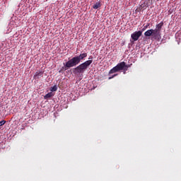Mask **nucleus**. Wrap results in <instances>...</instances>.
<instances>
[{
	"label": "nucleus",
	"instance_id": "obj_1",
	"mask_svg": "<svg viewBox=\"0 0 181 181\" xmlns=\"http://www.w3.org/2000/svg\"><path fill=\"white\" fill-rule=\"evenodd\" d=\"M88 57L87 53L81 54L78 56H74L71 59H69L64 66L62 67V69L66 71L67 69L76 66L81 63V61L84 60Z\"/></svg>",
	"mask_w": 181,
	"mask_h": 181
},
{
	"label": "nucleus",
	"instance_id": "obj_2",
	"mask_svg": "<svg viewBox=\"0 0 181 181\" xmlns=\"http://www.w3.org/2000/svg\"><path fill=\"white\" fill-rule=\"evenodd\" d=\"M93 59H89L79 64L78 66L74 69V71H73L74 74H76V75L83 74L84 71L87 70L88 66H90V64H93Z\"/></svg>",
	"mask_w": 181,
	"mask_h": 181
},
{
	"label": "nucleus",
	"instance_id": "obj_3",
	"mask_svg": "<svg viewBox=\"0 0 181 181\" xmlns=\"http://www.w3.org/2000/svg\"><path fill=\"white\" fill-rule=\"evenodd\" d=\"M120 71H124V74H125L126 71H128V66L127 64H126L125 62H122L117 64L116 66L113 67L111 70H110L108 74H113Z\"/></svg>",
	"mask_w": 181,
	"mask_h": 181
},
{
	"label": "nucleus",
	"instance_id": "obj_4",
	"mask_svg": "<svg viewBox=\"0 0 181 181\" xmlns=\"http://www.w3.org/2000/svg\"><path fill=\"white\" fill-rule=\"evenodd\" d=\"M144 36L150 37L151 36L154 40H158L160 37V33L156 32L153 29L148 30L147 31L144 32Z\"/></svg>",
	"mask_w": 181,
	"mask_h": 181
},
{
	"label": "nucleus",
	"instance_id": "obj_5",
	"mask_svg": "<svg viewBox=\"0 0 181 181\" xmlns=\"http://www.w3.org/2000/svg\"><path fill=\"white\" fill-rule=\"evenodd\" d=\"M142 35V31H135L132 34V39L134 42L139 40V37Z\"/></svg>",
	"mask_w": 181,
	"mask_h": 181
},
{
	"label": "nucleus",
	"instance_id": "obj_6",
	"mask_svg": "<svg viewBox=\"0 0 181 181\" xmlns=\"http://www.w3.org/2000/svg\"><path fill=\"white\" fill-rule=\"evenodd\" d=\"M163 25V22H161L160 23H158L156 25V28L153 29V30H156V32H158V33H160V30L162 29Z\"/></svg>",
	"mask_w": 181,
	"mask_h": 181
},
{
	"label": "nucleus",
	"instance_id": "obj_7",
	"mask_svg": "<svg viewBox=\"0 0 181 181\" xmlns=\"http://www.w3.org/2000/svg\"><path fill=\"white\" fill-rule=\"evenodd\" d=\"M43 72L42 71H37L34 74V78L35 79H39L40 77H42Z\"/></svg>",
	"mask_w": 181,
	"mask_h": 181
},
{
	"label": "nucleus",
	"instance_id": "obj_8",
	"mask_svg": "<svg viewBox=\"0 0 181 181\" xmlns=\"http://www.w3.org/2000/svg\"><path fill=\"white\" fill-rule=\"evenodd\" d=\"M53 96H54V94L52 93V92H49L46 95L44 96V99L48 100Z\"/></svg>",
	"mask_w": 181,
	"mask_h": 181
},
{
	"label": "nucleus",
	"instance_id": "obj_9",
	"mask_svg": "<svg viewBox=\"0 0 181 181\" xmlns=\"http://www.w3.org/2000/svg\"><path fill=\"white\" fill-rule=\"evenodd\" d=\"M100 7H101V4H100V2H96L95 4H94V5L93 6V9H98V8H100Z\"/></svg>",
	"mask_w": 181,
	"mask_h": 181
},
{
	"label": "nucleus",
	"instance_id": "obj_10",
	"mask_svg": "<svg viewBox=\"0 0 181 181\" xmlns=\"http://www.w3.org/2000/svg\"><path fill=\"white\" fill-rule=\"evenodd\" d=\"M57 90V86H54L50 88V91H52V92H56Z\"/></svg>",
	"mask_w": 181,
	"mask_h": 181
},
{
	"label": "nucleus",
	"instance_id": "obj_11",
	"mask_svg": "<svg viewBox=\"0 0 181 181\" xmlns=\"http://www.w3.org/2000/svg\"><path fill=\"white\" fill-rule=\"evenodd\" d=\"M149 26H150V23H146V25H144V27L142 28V32L145 31Z\"/></svg>",
	"mask_w": 181,
	"mask_h": 181
},
{
	"label": "nucleus",
	"instance_id": "obj_12",
	"mask_svg": "<svg viewBox=\"0 0 181 181\" xmlns=\"http://www.w3.org/2000/svg\"><path fill=\"white\" fill-rule=\"evenodd\" d=\"M117 75H118V74H115L112 75V76L109 77L108 79H109V80H111V79H112V78L117 77Z\"/></svg>",
	"mask_w": 181,
	"mask_h": 181
},
{
	"label": "nucleus",
	"instance_id": "obj_13",
	"mask_svg": "<svg viewBox=\"0 0 181 181\" xmlns=\"http://www.w3.org/2000/svg\"><path fill=\"white\" fill-rule=\"evenodd\" d=\"M117 75H118V74H115L112 75V76L109 77L108 79H109V80H111V79H112V78L117 77Z\"/></svg>",
	"mask_w": 181,
	"mask_h": 181
},
{
	"label": "nucleus",
	"instance_id": "obj_14",
	"mask_svg": "<svg viewBox=\"0 0 181 181\" xmlns=\"http://www.w3.org/2000/svg\"><path fill=\"white\" fill-rule=\"evenodd\" d=\"M6 124V121L5 120H2L1 122H0V127L4 126Z\"/></svg>",
	"mask_w": 181,
	"mask_h": 181
},
{
	"label": "nucleus",
	"instance_id": "obj_15",
	"mask_svg": "<svg viewBox=\"0 0 181 181\" xmlns=\"http://www.w3.org/2000/svg\"><path fill=\"white\" fill-rule=\"evenodd\" d=\"M127 69H129V67H131V65H127Z\"/></svg>",
	"mask_w": 181,
	"mask_h": 181
}]
</instances>
